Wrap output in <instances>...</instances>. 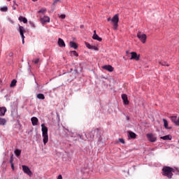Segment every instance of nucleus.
I'll return each mask as SVG.
<instances>
[{
	"mask_svg": "<svg viewBox=\"0 0 179 179\" xmlns=\"http://www.w3.org/2000/svg\"><path fill=\"white\" fill-rule=\"evenodd\" d=\"M160 139H163L164 141H171L172 137L171 135H166V136L160 137Z\"/></svg>",
	"mask_w": 179,
	"mask_h": 179,
	"instance_id": "18",
	"label": "nucleus"
},
{
	"mask_svg": "<svg viewBox=\"0 0 179 179\" xmlns=\"http://www.w3.org/2000/svg\"><path fill=\"white\" fill-rule=\"evenodd\" d=\"M7 1H11V0H7Z\"/></svg>",
	"mask_w": 179,
	"mask_h": 179,
	"instance_id": "44",
	"label": "nucleus"
},
{
	"mask_svg": "<svg viewBox=\"0 0 179 179\" xmlns=\"http://www.w3.org/2000/svg\"><path fill=\"white\" fill-rule=\"evenodd\" d=\"M18 20H20V22H23V23H27V18L22 16H20Z\"/></svg>",
	"mask_w": 179,
	"mask_h": 179,
	"instance_id": "22",
	"label": "nucleus"
},
{
	"mask_svg": "<svg viewBox=\"0 0 179 179\" xmlns=\"http://www.w3.org/2000/svg\"><path fill=\"white\" fill-rule=\"evenodd\" d=\"M159 65H162V66H169V64L166 62H160Z\"/></svg>",
	"mask_w": 179,
	"mask_h": 179,
	"instance_id": "27",
	"label": "nucleus"
},
{
	"mask_svg": "<svg viewBox=\"0 0 179 179\" xmlns=\"http://www.w3.org/2000/svg\"><path fill=\"white\" fill-rule=\"evenodd\" d=\"M59 0H55L53 3H52V6H55V5H57V3L59 2Z\"/></svg>",
	"mask_w": 179,
	"mask_h": 179,
	"instance_id": "34",
	"label": "nucleus"
},
{
	"mask_svg": "<svg viewBox=\"0 0 179 179\" xmlns=\"http://www.w3.org/2000/svg\"><path fill=\"white\" fill-rule=\"evenodd\" d=\"M16 83H17V81L16 80H13L10 85V87H15V86H16Z\"/></svg>",
	"mask_w": 179,
	"mask_h": 179,
	"instance_id": "25",
	"label": "nucleus"
},
{
	"mask_svg": "<svg viewBox=\"0 0 179 179\" xmlns=\"http://www.w3.org/2000/svg\"><path fill=\"white\" fill-rule=\"evenodd\" d=\"M6 113V108L5 107H0V117H3Z\"/></svg>",
	"mask_w": 179,
	"mask_h": 179,
	"instance_id": "16",
	"label": "nucleus"
},
{
	"mask_svg": "<svg viewBox=\"0 0 179 179\" xmlns=\"http://www.w3.org/2000/svg\"><path fill=\"white\" fill-rule=\"evenodd\" d=\"M130 54L131 55L130 59H135V61H139L141 58V55H138L136 52H131Z\"/></svg>",
	"mask_w": 179,
	"mask_h": 179,
	"instance_id": "6",
	"label": "nucleus"
},
{
	"mask_svg": "<svg viewBox=\"0 0 179 179\" xmlns=\"http://www.w3.org/2000/svg\"><path fill=\"white\" fill-rule=\"evenodd\" d=\"M122 99L125 106H128L129 104V101H128V96H127V94H122Z\"/></svg>",
	"mask_w": 179,
	"mask_h": 179,
	"instance_id": "11",
	"label": "nucleus"
},
{
	"mask_svg": "<svg viewBox=\"0 0 179 179\" xmlns=\"http://www.w3.org/2000/svg\"><path fill=\"white\" fill-rule=\"evenodd\" d=\"M128 136H129V138H131V139H135V138H136V134H135L132 131H129Z\"/></svg>",
	"mask_w": 179,
	"mask_h": 179,
	"instance_id": "21",
	"label": "nucleus"
},
{
	"mask_svg": "<svg viewBox=\"0 0 179 179\" xmlns=\"http://www.w3.org/2000/svg\"><path fill=\"white\" fill-rule=\"evenodd\" d=\"M0 125H6V119L0 117Z\"/></svg>",
	"mask_w": 179,
	"mask_h": 179,
	"instance_id": "24",
	"label": "nucleus"
},
{
	"mask_svg": "<svg viewBox=\"0 0 179 179\" xmlns=\"http://www.w3.org/2000/svg\"><path fill=\"white\" fill-rule=\"evenodd\" d=\"M45 12H47V9L42 8L38 11V13H45Z\"/></svg>",
	"mask_w": 179,
	"mask_h": 179,
	"instance_id": "30",
	"label": "nucleus"
},
{
	"mask_svg": "<svg viewBox=\"0 0 179 179\" xmlns=\"http://www.w3.org/2000/svg\"><path fill=\"white\" fill-rule=\"evenodd\" d=\"M94 135L96 138H99V136H100V130H99V129L92 130V131L87 134L86 136L87 139H90V141H93V139H94Z\"/></svg>",
	"mask_w": 179,
	"mask_h": 179,
	"instance_id": "3",
	"label": "nucleus"
},
{
	"mask_svg": "<svg viewBox=\"0 0 179 179\" xmlns=\"http://www.w3.org/2000/svg\"><path fill=\"white\" fill-rule=\"evenodd\" d=\"M147 138H148V141H150V142H156V141H157L156 137H155V136H153V134H148Z\"/></svg>",
	"mask_w": 179,
	"mask_h": 179,
	"instance_id": "12",
	"label": "nucleus"
},
{
	"mask_svg": "<svg viewBox=\"0 0 179 179\" xmlns=\"http://www.w3.org/2000/svg\"><path fill=\"white\" fill-rule=\"evenodd\" d=\"M91 50H94V51H99V48L96 46L92 45V48Z\"/></svg>",
	"mask_w": 179,
	"mask_h": 179,
	"instance_id": "32",
	"label": "nucleus"
},
{
	"mask_svg": "<svg viewBox=\"0 0 179 179\" xmlns=\"http://www.w3.org/2000/svg\"><path fill=\"white\" fill-rule=\"evenodd\" d=\"M13 159L11 158L10 160V163L11 164H13Z\"/></svg>",
	"mask_w": 179,
	"mask_h": 179,
	"instance_id": "40",
	"label": "nucleus"
},
{
	"mask_svg": "<svg viewBox=\"0 0 179 179\" xmlns=\"http://www.w3.org/2000/svg\"><path fill=\"white\" fill-rule=\"evenodd\" d=\"M11 169H12L13 170H15V166H13V164H11Z\"/></svg>",
	"mask_w": 179,
	"mask_h": 179,
	"instance_id": "39",
	"label": "nucleus"
},
{
	"mask_svg": "<svg viewBox=\"0 0 179 179\" xmlns=\"http://www.w3.org/2000/svg\"><path fill=\"white\" fill-rule=\"evenodd\" d=\"M37 99H38L39 100H44V99H45V96L43 94H38L36 95Z\"/></svg>",
	"mask_w": 179,
	"mask_h": 179,
	"instance_id": "23",
	"label": "nucleus"
},
{
	"mask_svg": "<svg viewBox=\"0 0 179 179\" xmlns=\"http://www.w3.org/2000/svg\"><path fill=\"white\" fill-rule=\"evenodd\" d=\"M176 125H177L178 127H179V117H178V122H176Z\"/></svg>",
	"mask_w": 179,
	"mask_h": 179,
	"instance_id": "38",
	"label": "nucleus"
},
{
	"mask_svg": "<svg viewBox=\"0 0 179 179\" xmlns=\"http://www.w3.org/2000/svg\"><path fill=\"white\" fill-rule=\"evenodd\" d=\"M137 37L140 40V41H141V43H143V44H145V43H146L148 36H146L145 34H142V33H141V31H138L137 33Z\"/></svg>",
	"mask_w": 179,
	"mask_h": 179,
	"instance_id": "5",
	"label": "nucleus"
},
{
	"mask_svg": "<svg viewBox=\"0 0 179 179\" xmlns=\"http://www.w3.org/2000/svg\"><path fill=\"white\" fill-rule=\"evenodd\" d=\"M57 179H62V175H59Z\"/></svg>",
	"mask_w": 179,
	"mask_h": 179,
	"instance_id": "37",
	"label": "nucleus"
},
{
	"mask_svg": "<svg viewBox=\"0 0 179 179\" xmlns=\"http://www.w3.org/2000/svg\"><path fill=\"white\" fill-rule=\"evenodd\" d=\"M31 121L32 122V125L34 126H36L37 125V124H38V118H37L36 117H31Z\"/></svg>",
	"mask_w": 179,
	"mask_h": 179,
	"instance_id": "15",
	"label": "nucleus"
},
{
	"mask_svg": "<svg viewBox=\"0 0 179 179\" xmlns=\"http://www.w3.org/2000/svg\"><path fill=\"white\" fill-rule=\"evenodd\" d=\"M22 170L25 174H27L28 176H31V171H30V169L29 166L26 165H22Z\"/></svg>",
	"mask_w": 179,
	"mask_h": 179,
	"instance_id": "8",
	"label": "nucleus"
},
{
	"mask_svg": "<svg viewBox=\"0 0 179 179\" xmlns=\"http://www.w3.org/2000/svg\"><path fill=\"white\" fill-rule=\"evenodd\" d=\"M69 45L71 48H74V50H78V44L73 41L69 42Z\"/></svg>",
	"mask_w": 179,
	"mask_h": 179,
	"instance_id": "17",
	"label": "nucleus"
},
{
	"mask_svg": "<svg viewBox=\"0 0 179 179\" xmlns=\"http://www.w3.org/2000/svg\"><path fill=\"white\" fill-rule=\"evenodd\" d=\"M42 128V136L43 138V143L46 145L48 143V128L45 127V124H41Z\"/></svg>",
	"mask_w": 179,
	"mask_h": 179,
	"instance_id": "2",
	"label": "nucleus"
},
{
	"mask_svg": "<svg viewBox=\"0 0 179 179\" xmlns=\"http://www.w3.org/2000/svg\"><path fill=\"white\" fill-rule=\"evenodd\" d=\"M38 62H40V59H36L34 61V64H38Z\"/></svg>",
	"mask_w": 179,
	"mask_h": 179,
	"instance_id": "36",
	"label": "nucleus"
},
{
	"mask_svg": "<svg viewBox=\"0 0 179 179\" xmlns=\"http://www.w3.org/2000/svg\"><path fill=\"white\" fill-rule=\"evenodd\" d=\"M175 170L174 169L170 167V166H164L162 168V174L164 177H167V178L171 179L173 178V173H174Z\"/></svg>",
	"mask_w": 179,
	"mask_h": 179,
	"instance_id": "1",
	"label": "nucleus"
},
{
	"mask_svg": "<svg viewBox=\"0 0 179 179\" xmlns=\"http://www.w3.org/2000/svg\"><path fill=\"white\" fill-rule=\"evenodd\" d=\"M85 45L87 48H89V50H92V48H93V45H90V43H85Z\"/></svg>",
	"mask_w": 179,
	"mask_h": 179,
	"instance_id": "29",
	"label": "nucleus"
},
{
	"mask_svg": "<svg viewBox=\"0 0 179 179\" xmlns=\"http://www.w3.org/2000/svg\"><path fill=\"white\" fill-rule=\"evenodd\" d=\"M57 44L59 47H61V48L66 47L65 42L61 38H58Z\"/></svg>",
	"mask_w": 179,
	"mask_h": 179,
	"instance_id": "14",
	"label": "nucleus"
},
{
	"mask_svg": "<svg viewBox=\"0 0 179 179\" xmlns=\"http://www.w3.org/2000/svg\"><path fill=\"white\" fill-rule=\"evenodd\" d=\"M103 69L105 71H108V72H113L114 71V67L111 65H105L102 66Z\"/></svg>",
	"mask_w": 179,
	"mask_h": 179,
	"instance_id": "10",
	"label": "nucleus"
},
{
	"mask_svg": "<svg viewBox=\"0 0 179 179\" xmlns=\"http://www.w3.org/2000/svg\"><path fill=\"white\" fill-rule=\"evenodd\" d=\"M111 20V18H108V22H110Z\"/></svg>",
	"mask_w": 179,
	"mask_h": 179,
	"instance_id": "41",
	"label": "nucleus"
},
{
	"mask_svg": "<svg viewBox=\"0 0 179 179\" xmlns=\"http://www.w3.org/2000/svg\"><path fill=\"white\" fill-rule=\"evenodd\" d=\"M40 20H41V23H43V24L50 23V17H48V16H43V17L40 16Z\"/></svg>",
	"mask_w": 179,
	"mask_h": 179,
	"instance_id": "9",
	"label": "nucleus"
},
{
	"mask_svg": "<svg viewBox=\"0 0 179 179\" xmlns=\"http://www.w3.org/2000/svg\"><path fill=\"white\" fill-rule=\"evenodd\" d=\"M119 142H120V143H125V141H124V138H119Z\"/></svg>",
	"mask_w": 179,
	"mask_h": 179,
	"instance_id": "33",
	"label": "nucleus"
},
{
	"mask_svg": "<svg viewBox=\"0 0 179 179\" xmlns=\"http://www.w3.org/2000/svg\"><path fill=\"white\" fill-rule=\"evenodd\" d=\"M171 120L172 121V122H173V124H175V125L177 124V122H178V117H177V116H171Z\"/></svg>",
	"mask_w": 179,
	"mask_h": 179,
	"instance_id": "19",
	"label": "nucleus"
},
{
	"mask_svg": "<svg viewBox=\"0 0 179 179\" xmlns=\"http://www.w3.org/2000/svg\"><path fill=\"white\" fill-rule=\"evenodd\" d=\"M34 2H37V0H32Z\"/></svg>",
	"mask_w": 179,
	"mask_h": 179,
	"instance_id": "42",
	"label": "nucleus"
},
{
	"mask_svg": "<svg viewBox=\"0 0 179 179\" xmlns=\"http://www.w3.org/2000/svg\"><path fill=\"white\" fill-rule=\"evenodd\" d=\"M110 20L112 23H113L114 30H117V29H118V22H120L118 14L115 15Z\"/></svg>",
	"mask_w": 179,
	"mask_h": 179,
	"instance_id": "4",
	"label": "nucleus"
},
{
	"mask_svg": "<svg viewBox=\"0 0 179 179\" xmlns=\"http://www.w3.org/2000/svg\"><path fill=\"white\" fill-rule=\"evenodd\" d=\"M65 17H66V15H65L64 14L60 15V19H65Z\"/></svg>",
	"mask_w": 179,
	"mask_h": 179,
	"instance_id": "35",
	"label": "nucleus"
},
{
	"mask_svg": "<svg viewBox=\"0 0 179 179\" xmlns=\"http://www.w3.org/2000/svg\"><path fill=\"white\" fill-rule=\"evenodd\" d=\"M70 52H71V54H73V55H74V57H78L79 55L78 54V52H76V50L71 51Z\"/></svg>",
	"mask_w": 179,
	"mask_h": 179,
	"instance_id": "31",
	"label": "nucleus"
},
{
	"mask_svg": "<svg viewBox=\"0 0 179 179\" xmlns=\"http://www.w3.org/2000/svg\"><path fill=\"white\" fill-rule=\"evenodd\" d=\"M0 10L1 12H8V6H4V7H2Z\"/></svg>",
	"mask_w": 179,
	"mask_h": 179,
	"instance_id": "28",
	"label": "nucleus"
},
{
	"mask_svg": "<svg viewBox=\"0 0 179 179\" xmlns=\"http://www.w3.org/2000/svg\"><path fill=\"white\" fill-rule=\"evenodd\" d=\"M19 30H20V34L22 37V44H24V28L22 26H20L19 27Z\"/></svg>",
	"mask_w": 179,
	"mask_h": 179,
	"instance_id": "7",
	"label": "nucleus"
},
{
	"mask_svg": "<svg viewBox=\"0 0 179 179\" xmlns=\"http://www.w3.org/2000/svg\"><path fill=\"white\" fill-rule=\"evenodd\" d=\"M128 52H128V51H127V54H128Z\"/></svg>",
	"mask_w": 179,
	"mask_h": 179,
	"instance_id": "43",
	"label": "nucleus"
},
{
	"mask_svg": "<svg viewBox=\"0 0 179 179\" xmlns=\"http://www.w3.org/2000/svg\"><path fill=\"white\" fill-rule=\"evenodd\" d=\"M93 40H97V41H102L103 38H101L96 33V30L94 31V35L92 36Z\"/></svg>",
	"mask_w": 179,
	"mask_h": 179,
	"instance_id": "13",
	"label": "nucleus"
},
{
	"mask_svg": "<svg viewBox=\"0 0 179 179\" xmlns=\"http://www.w3.org/2000/svg\"><path fill=\"white\" fill-rule=\"evenodd\" d=\"M164 122V127L166 128V129H171V127H169V122H167V120L163 119Z\"/></svg>",
	"mask_w": 179,
	"mask_h": 179,
	"instance_id": "20",
	"label": "nucleus"
},
{
	"mask_svg": "<svg viewBox=\"0 0 179 179\" xmlns=\"http://www.w3.org/2000/svg\"><path fill=\"white\" fill-rule=\"evenodd\" d=\"M22 153V150H15V154L16 156H20Z\"/></svg>",
	"mask_w": 179,
	"mask_h": 179,
	"instance_id": "26",
	"label": "nucleus"
}]
</instances>
